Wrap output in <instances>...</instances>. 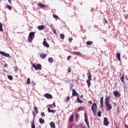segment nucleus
<instances>
[{"label": "nucleus", "mask_w": 128, "mask_h": 128, "mask_svg": "<svg viewBox=\"0 0 128 128\" xmlns=\"http://www.w3.org/2000/svg\"><path fill=\"white\" fill-rule=\"evenodd\" d=\"M87 76L88 79L86 80V83L88 88H90L91 84L90 80H92V73H90V70H88V72H87Z\"/></svg>", "instance_id": "1"}, {"label": "nucleus", "mask_w": 128, "mask_h": 128, "mask_svg": "<svg viewBox=\"0 0 128 128\" xmlns=\"http://www.w3.org/2000/svg\"><path fill=\"white\" fill-rule=\"evenodd\" d=\"M96 108H98V105L96 103H94L91 107V110L94 114L96 112Z\"/></svg>", "instance_id": "2"}, {"label": "nucleus", "mask_w": 128, "mask_h": 128, "mask_svg": "<svg viewBox=\"0 0 128 128\" xmlns=\"http://www.w3.org/2000/svg\"><path fill=\"white\" fill-rule=\"evenodd\" d=\"M36 34V32H30L29 34V36H28V42H32V40H34V36H35V35L34 34Z\"/></svg>", "instance_id": "3"}, {"label": "nucleus", "mask_w": 128, "mask_h": 128, "mask_svg": "<svg viewBox=\"0 0 128 128\" xmlns=\"http://www.w3.org/2000/svg\"><path fill=\"white\" fill-rule=\"evenodd\" d=\"M33 68L36 70H42V64H38L37 65H36L34 64H32Z\"/></svg>", "instance_id": "4"}, {"label": "nucleus", "mask_w": 128, "mask_h": 128, "mask_svg": "<svg viewBox=\"0 0 128 128\" xmlns=\"http://www.w3.org/2000/svg\"><path fill=\"white\" fill-rule=\"evenodd\" d=\"M113 94L114 96L118 98H120V96H122V94H120L118 91V90H116L115 92H113Z\"/></svg>", "instance_id": "5"}, {"label": "nucleus", "mask_w": 128, "mask_h": 128, "mask_svg": "<svg viewBox=\"0 0 128 128\" xmlns=\"http://www.w3.org/2000/svg\"><path fill=\"white\" fill-rule=\"evenodd\" d=\"M0 54H2V56H6V58H12L10 54L6 53L5 52L2 51H0Z\"/></svg>", "instance_id": "6"}, {"label": "nucleus", "mask_w": 128, "mask_h": 128, "mask_svg": "<svg viewBox=\"0 0 128 128\" xmlns=\"http://www.w3.org/2000/svg\"><path fill=\"white\" fill-rule=\"evenodd\" d=\"M44 96L48 100H52V96L48 93L45 94Z\"/></svg>", "instance_id": "7"}, {"label": "nucleus", "mask_w": 128, "mask_h": 128, "mask_svg": "<svg viewBox=\"0 0 128 128\" xmlns=\"http://www.w3.org/2000/svg\"><path fill=\"white\" fill-rule=\"evenodd\" d=\"M105 104H106V110H112V104H110V102L106 103Z\"/></svg>", "instance_id": "8"}, {"label": "nucleus", "mask_w": 128, "mask_h": 128, "mask_svg": "<svg viewBox=\"0 0 128 128\" xmlns=\"http://www.w3.org/2000/svg\"><path fill=\"white\" fill-rule=\"evenodd\" d=\"M43 46H46V48H50V44H48V43L46 42V39L44 38L43 41Z\"/></svg>", "instance_id": "9"}, {"label": "nucleus", "mask_w": 128, "mask_h": 128, "mask_svg": "<svg viewBox=\"0 0 128 128\" xmlns=\"http://www.w3.org/2000/svg\"><path fill=\"white\" fill-rule=\"evenodd\" d=\"M110 124V122H108V120L107 118H104V126H108Z\"/></svg>", "instance_id": "10"}, {"label": "nucleus", "mask_w": 128, "mask_h": 128, "mask_svg": "<svg viewBox=\"0 0 128 128\" xmlns=\"http://www.w3.org/2000/svg\"><path fill=\"white\" fill-rule=\"evenodd\" d=\"M72 96H78V92H76V90L74 89L72 90Z\"/></svg>", "instance_id": "11"}, {"label": "nucleus", "mask_w": 128, "mask_h": 128, "mask_svg": "<svg viewBox=\"0 0 128 128\" xmlns=\"http://www.w3.org/2000/svg\"><path fill=\"white\" fill-rule=\"evenodd\" d=\"M44 25H41V26H38L37 27L38 30H44Z\"/></svg>", "instance_id": "12"}, {"label": "nucleus", "mask_w": 128, "mask_h": 128, "mask_svg": "<svg viewBox=\"0 0 128 128\" xmlns=\"http://www.w3.org/2000/svg\"><path fill=\"white\" fill-rule=\"evenodd\" d=\"M100 108H104V97H102L100 100Z\"/></svg>", "instance_id": "13"}, {"label": "nucleus", "mask_w": 128, "mask_h": 128, "mask_svg": "<svg viewBox=\"0 0 128 128\" xmlns=\"http://www.w3.org/2000/svg\"><path fill=\"white\" fill-rule=\"evenodd\" d=\"M116 58H118L119 62H121L122 60L120 59V53L117 52L116 54Z\"/></svg>", "instance_id": "14"}, {"label": "nucleus", "mask_w": 128, "mask_h": 128, "mask_svg": "<svg viewBox=\"0 0 128 128\" xmlns=\"http://www.w3.org/2000/svg\"><path fill=\"white\" fill-rule=\"evenodd\" d=\"M48 56V54H40V56L42 58V60H44V58H46V57Z\"/></svg>", "instance_id": "15"}, {"label": "nucleus", "mask_w": 128, "mask_h": 128, "mask_svg": "<svg viewBox=\"0 0 128 128\" xmlns=\"http://www.w3.org/2000/svg\"><path fill=\"white\" fill-rule=\"evenodd\" d=\"M38 6H40V8H46V5L44 4H42V3H39L37 4Z\"/></svg>", "instance_id": "16"}, {"label": "nucleus", "mask_w": 128, "mask_h": 128, "mask_svg": "<svg viewBox=\"0 0 128 128\" xmlns=\"http://www.w3.org/2000/svg\"><path fill=\"white\" fill-rule=\"evenodd\" d=\"M110 100V96L106 97L105 99V104L109 103Z\"/></svg>", "instance_id": "17"}, {"label": "nucleus", "mask_w": 128, "mask_h": 128, "mask_svg": "<svg viewBox=\"0 0 128 128\" xmlns=\"http://www.w3.org/2000/svg\"><path fill=\"white\" fill-rule=\"evenodd\" d=\"M84 120H85V122H86V124L88 128V126H90V124L88 122V118H86V113L84 114Z\"/></svg>", "instance_id": "18"}, {"label": "nucleus", "mask_w": 128, "mask_h": 128, "mask_svg": "<svg viewBox=\"0 0 128 128\" xmlns=\"http://www.w3.org/2000/svg\"><path fill=\"white\" fill-rule=\"evenodd\" d=\"M34 110L36 114H38V107L36 106H34Z\"/></svg>", "instance_id": "19"}, {"label": "nucleus", "mask_w": 128, "mask_h": 128, "mask_svg": "<svg viewBox=\"0 0 128 128\" xmlns=\"http://www.w3.org/2000/svg\"><path fill=\"white\" fill-rule=\"evenodd\" d=\"M76 100L78 102H80V104H82L84 102V101L82 100L79 96L77 97Z\"/></svg>", "instance_id": "20"}, {"label": "nucleus", "mask_w": 128, "mask_h": 128, "mask_svg": "<svg viewBox=\"0 0 128 128\" xmlns=\"http://www.w3.org/2000/svg\"><path fill=\"white\" fill-rule=\"evenodd\" d=\"M69 122H74V115H71L69 118Z\"/></svg>", "instance_id": "21"}, {"label": "nucleus", "mask_w": 128, "mask_h": 128, "mask_svg": "<svg viewBox=\"0 0 128 128\" xmlns=\"http://www.w3.org/2000/svg\"><path fill=\"white\" fill-rule=\"evenodd\" d=\"M48 112H54V114L56 112V110H50V108H48Z\"/></svg>", "instance_id": "22"}, {"label": "nucleus", "mask_w": 128, "mask_h": 128, "mask_svg": "<svg viewBox=\"0 0 128 128\" xmlns=\"http://www.w3.org/2000/svg\"><path fill=\"white\" fill-rule=\"evenodd\" d=\"M50 126L52 128H56V124L54 122H50Z\"/></svg>", "instance_id": "23"}, {"label": "nucleus", "mask_w": 128, "mask_h": 128, "mask_svg": "<svg viewBox=\"0 0 128 128\" xmlns=\"http://www.w3.org/2000/svg\"><path fill=\"white\" fill-rule=\"evenodd\" d=\"M48 60L50 64H52L54 62V59L50 57L48 58Z\"/></svg>", "instance_id": "24"}, {"label": "nucleus", "mask_w": 128, "mask_h": 128, "mask_svg": "<svg viewBox=\"0 0 128 128\" xmlns=\"http://www.w3.org/2000/svg\"><path fill=\"white\" fill-rule=\"evenodd\" d=\"M86 44L87 46H92L94 44V42L92 41H87Z\"/></svg>", "instance_id": "25"}, {"label": "nucleus", "mask_w": 128, "mask_h": 128, "mask_svg": "<svg viewBox=\"0 0 128 128\" xmlns=\"http://www.w3.org/2000/svg\"><path fill=\"white\" fill-rule=\"evenodd\" d=\"M84 110V106H80L78 108L77 112H80V110Z\"/></svg>", "instance_id": "26"}, {"label": "nucleus", "mask_w": 128, "mask_h": 128, "mask_svg": "<svg viewBox=\"0 0 128 128\" xmlns=\"http://www.w3.org/2000/svg\"><path fill=\"white\" fill-rule=\"evenodd\" d=\"M32 128H36V124H34V120H32L31 122Z\"/></svg>", "instance_id": "27"}, {"label": "nucleus", "mask_w": 128, "mask_h": 128, "mask_svg": "<svg viewBox=\"0 0 128 128\" xmlns=\"http://www.w3.org/2000/svg\"><path fill=\"white\" fill-rule=\"evenodd\" d=\"M2 26H4V25H2V24L0 22V32H4V28H2Z\"/></svg>", "instance_id": "28"}, {"label": "nucleus", "mask_w": 128, "mask_h": 128, "mask_svg": "<svg viewBox=\"0 0 128 128\" xmlns=\"http://www.w3.org/2000/svg\"><path fill=\"white\" fill-rule=\"evenodd\" d=\"M73 53H74V54H76L77 56H82V53H80V52H74Z\"/></svg>", "instance_id": "29"}, {"label": "nucleus", "mask_w": 128, "mask_h": 128, "mask_svg": "<svg viewBox=\"0 0 128 128\" xmlns=\"http://www.w3.org/2000/svg\"><path fill=\"white\" fill-rule=\"evenodd\" d=\"M39 122L40 124H44V120L42 118L39 119Z\"/></svg>", "instance_id": "30"}, {"label": "nucleus", "mask_w": 128, "mask_h": 128, "mask_svg": "<svg viewBox=\"0 0 128 128\" xmlns=\"http://www.w3.org/2000/svg\"><path fill=\"white\" fill-rule=\"evenodd\" d=\"M70 100V96H68L65 100L66 102L68 103V101Z\"/></svg>", "instance_id": "31"}, {"label": "nucleus", "mask_w": 128, "mask_h": 128, "mask_svg": "<svg viewBox=\"0 0 128 128\" xmlns=\"http://www.w3.org/2000/svg\"><path fill=\"white\" fill-rule=\"evenodd\" d=\"M120 80L122 82H124V75L123 74L120 78Z\"/></svg>", "instance_id": "32"}, {"label": "nucleus", "mask_w": 128, "mask_h": 128, "mask_svg": "<svg viewBox=\"0 0 128 128\" xmlns=\"http://www.w3.org/2000/svg\"><path fill=\"white\" fill-rule=\"evenodd\" d=\"M26 84H30V78L27 79Z\"/></svg>", "instance_id": "33"}, {"label": "nucleus", "mask_w": 128, "mask_h": 128, "mask_svg": "<svg viewBox=\"0 0 128 128\" xmlns=\"http://www.w3.org/2000/svg\"><path fill=\"white\" fill-rule=\"evenodd\" d=\"M6 7L7 8H8V10H12V6H10L8 5V4H7L6 6Z\"/></svg>", "instance_id": "34"}, {"label": "nucleus", "mask_w": 128, "mask_h": 128, "mask_svg": "<svg viewBox=\"0 0 128 128\" xmlns=\"http://www.w3.org/2000/svg\"><path fill=\"white\" fill-rule=\"evenodd\" d=\"M60 38H62V40H64V34H60Z\"/></svg>", "instance_id": "35"}, {"label": "nucleus", "mask_w": 128, "mask_h": 128, "mask_svg": "<svg viewBox=\"0 0 128 128\" xmlns=\"http://www.w3.org/2000/svg\"><path fill=\"white\" fill-rule=\"evenodd\" d=\"M8 80H13V78H12V76H10V75H9L8 76Z\"/></svg>", "instance_id": "36"}, {"label": "nucleus", "mask_w": 128, "mask_h": 128, "mask_svg": "<svg viewBox=\"0 0 128 128\" xmlns=\"http://www.w3.org/2000/svg\"><path fill=\"white\" fill-rule=\"evenodd\" d=\"M53 18H54L60 20V18L58 17V16L57 15H56V14L53 15Z\"/></svg>", "instance_id": "37"}, {"label": "nucleus", "mask_w": 128, "mask_h": 128, "mask_svg": "<svg viewBox=\"0 0 128 128\" xmlns=\"http://www.w3.org/2000/svg\"><path fill=\"white\" fill-rule=\"evenodd\" d=\"M18 70V68L17 66H16L14 68V72H16Z\"/></svg>", "instance_id": "38"}, {"label": "nucleus", "mask_w": 128, "mask_h": 128, "mask_svg": "<svg viewBox=\"0 0 128 128\" xmlns=\"http://www.w3.org/2000/svg\"><path fill=\"white\" fill-rule=\"evenodd\" d=\"M98 116H99V117L102 116V112H100V111L98 112Z\"/></svg>", "instance_id": "39"}, {"label": "nucleus", "mask_w": 128, "mask_h": 128, "mask_svg": "<svg viewBox=\"0 0 128 128\" xmlns=\"http://www.w3.org/2000/svg\"><path fill=\"white\" fill-rule=\"evenodd\" d=\"M40 116H46V114H44V112H41Z\"/></svg>", "instance_id": "40"}, {"label": "nucleus", "mask_w": 128, "mask_h": 128, "mask_svg": "<svg viewBox=\"0 0 128 128\" xmlns=\"http://www.w3.org/2000/svg\"><path fill=\"white\" fill-rule=\"evenodd\" d=\"M72 58V56H69L67 58V60H70Z\"/></svg>", "instance_id": "41"}, {"label": "nucleus", "mask_w": 128, "mask_h": 128, "mask_svg": "<svg viewBox=\"0 0 128 128\" xmlns=\"http://www.w3.org/2000/svg\"><path fill=\"white\" fill-rule=\"evenodd\" d=\"M78 116H80V115H78V114H76V117H75L76 120H78Z\"/></svg>", "instance_id": "42"}, {"label": "nucleus", "mask_w": 128, "mask_h": 128, "mask_svg": "<svg viewBox=\"0 0 128 128\" xmlns=\"http://www.w3.org/2000/svg\"><path fill=\"white\" fill-rule=\"evenodd\" d=\"M108 20H106V19H104V24H108Z\"/></svg>", "instance_id": "43"}, {"label": "nucleus", "mask_w": 128, "mask_h": 128, "mask_svg": "<svg viewBox=\"0 0 128 128\" xmlns=\"http://www.w3.org/2000/svg\"><path fill=\"white\" fill-rule=\"evenodd\" d=\"M52 32H54V34H56V28H53Z\"/></svg>", "instance_id": "44"}, {"label": "nucleus", "mask_w": 128, "mask_h": 128, "mask_svg": "<svg viewBox=\"0 0 128 128\" xmlns=\"http://www.w3.org/2000/svg\"><path fill=\"white\" fill-rule=\"evenodd\" d=\"M68 42H72V38H68Z\"/></svg>", "instance_id": "45"}, {"label": "nucleus", "mask_w": 128, "mask_h": 128, "mask_svg": "<svg viewBox=\"0 0 128 128\" xmlns=\"http://www.w3.org/2000/svg\"><path fill=\"white\" fill-rule=\"evenodd\" d=\"M48 106L50 108H54V106H52V104H49Z\"/></svg>", "instance_id": "46"}, {"label": "nucleus", "mask_w": 128, "mask_h": 128, "mask_svg": "<svg viewBox=\"0 0 128 128\" xmlns=\"http://www.w3.org/2000/svg\"><path fill=\"white\" fill-rule=\"evenodd\" d=\"M72 72V69L70 68H68V72Z\"/></svg>", "instance_id": "47"}, {"label": "nucleus", "mask_w": 128, "mask_h": 128, "mask_svg": "<svg viewBox=\"0 0 128 128\" xmlns=\"http://www.w3.org/2000/svg\"><path fill=\"white\" fill-rule=\"evenodd\" d=\"M124 18L126 20H128V14H126V16H124Z\"/></svg>", "instance_id": "48"}, {"label": "nucleus", "mask_w": 128, "mask_h": 128, "mask_svg": "<svg viewBox=\"0 0 128 128\" xmlns=\"http://www.w3.org/2000/svg\"><path fill=\"white\" fill-rule=\"evenodd\" d=\"M52 106L53 108H56V103L54 102L52 104Z\"/></svg>", "instance_id": "49"}, {"label": "nucleus", "mask_w": 128, "mask_h": 128, "mask_svg": "<svg viewBox=\"0 0 128 128\" xmlns=\"http://www.w3.org/2000/svg\"><path fill=\"white\" fill-rule=\"evenodd\" d=\"M80 126H81V128H86V127L84 126V124H81Z\"/></svg>", "instance_id": "50"}, {"label": "nucleus", "mask_w": 128, "mask_h": 128, "mask_svg": "<svg viewBox=\"0 0 128 128\" xmlns=\"http://www.w3.org/2000/svg\"><path fill=\"white\" fill-rule=\"evenodd\" d=\"M88 104H92V101H88Z\"/></svg>", "instance_id": "51"}, {"label": "nucleus", "mask_w": 128, "mask_h": 128, "mask_svg": "<svg viewBox=\"0 0 128 128\" xmlns=\"http://www.w3.org/2000/svg\"><path fill=\"white\" fill-rule=\"evenodd\" d=\"M8 2H9V4H12V0H8Z\"/></svg>", "instance_id": "52"}, {"label": "nucleus", "mask_w": 128, "mask_h": 128, "mask_svg": "<svg viewBox=\"0 0 128 128\" xmlns=\"http://www.w3.org/2000/svg\"><path fill=\"white\" fill-rule=\"evenodd\" d=\"M4 68H8V64H5L4 65Z\"/></svg>", "instance_id": "53"}, {"label": "nucleus", "mask_w": 128, "mask_h": 128, "mask_svg": "<svg viewBox=\"0 0 128 128\" xmlns=\"http://www.w3.org/2000/svg\"><path fill=\"white\" fill-rule=\"evenodd\" d=\"M73 126H74L73 124H71V125L70 126V128H72Z\"/></svg>", "instance_id": "54"}, {"label": "nucleus", "mask_w": 128, "mask_h": 128, "mask_svg": "<svg viewBox=\"0 0 128 128\" xmlns=\"http://www.w3.org/2000/svg\"><path fill=\"white\" fill-rule=\"evenodd\" d=\"M125 126H126V128H128V125L125 124Z\"/></svg>", "instance_id": "55"}, {"label": "nucleus", "mask_w": 128, "mask_h": 128, "mask_svg": "<svg viewBox=\"0 0 128 128\" xmlns=\"http://www.w3.org/2000/svg\"><path fill=\"white\" fill-rule=\"evenodd\" d=\"M101 52H102V54H104V51L101 50Z\"/></svg>", "instance_id": "56"}, {"label": "nucleus", "mask_w": 128, "mask_h": 128, "mask_svg": "<svg viewBox=\"0 0 128 128\" xmlns=\"http://www.w3.org/2000/svg\"><path fill=\"white\" fill-rule=\"evenodd\" d=\"M32 114H33V115L34 116V112H32Z\"/></svg>", "instance_id": "57"}, {"label": "nucleus", "mask_w": 128, "mask_h": 128, "mask_svg": "<svg viewBox=\"0 0 128 128\" xmlns=\"http://www.w3.org/2000/svg\"><path fill=\"white\" fill-rule=\"evenodd\" d=\"M80 98H82V96H80Z\"/></svg>", "instance_id": "58"}, {"label": "nucleus", "mask_w": 128, "mask_h": 128, "mask_svg": "<svg viewBox=\"0 0 128 128\" xmlns=\"http://www.w3.org/2000/svg\"><path fill=\"white\" fill-rule=\"evenodd\" d=\"M116 128H118V127H116Z\"/></svg>", "instance_id": "59"}]
</instances>
